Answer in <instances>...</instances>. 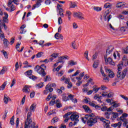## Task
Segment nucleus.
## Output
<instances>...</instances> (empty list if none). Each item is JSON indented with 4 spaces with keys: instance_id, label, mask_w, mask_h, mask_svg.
<instances>
[{
    "instance_id": "nucleus-1",
    "label": "nucleus",
    "mask_w": 128,
    "mask_h": 128,
    "mask_svg": "<svg viewBox=\"0 0 128 128\" xmlns=\"http://www.w3.org/2000/svg\"><path fill=\"white\" fill-rule=\"evenodd\" d=\"M100 118L98 116H94V114H86L84 117H82V121L84 124H86L87 121V124L89 126H92L94 124L98 122V120H99Z\"/></svg>"
},
{
    "instance_id": "nucleus-2",
    "label": "nucleus",
    "mask_w": 128,
    "mask_h": 128,
    "mask_svg": "<svg viewBox=\"0 0 128 128\" xmlns=\"http://www.w3.org/2000/svg\"><path fill=\"white\" fill-rule=\"evenodd\" d=\"M124 64L121 63L118 65V71L117 72V78H118L120 80H124L126 76V73L128 72V68H124L122 72L120 70L122 69V66Z\"/></svg>"
},
{
    "instance_id": "nucleus-3",
    "label": "nucleus",
    "mask_w": 128,
    "mask_h": 128,
    "mask_svg": "<svg viewBox=\"0 0 128 128\" xmlns=\"http://www.w3.org/2000/svg\"><path fill=\"white\" fill-rule=\"evenodd\" d=\"M32 112H28L27 115V118L26 120L24 126H30V128H38V126H36V122H32V119L30 118Z\"/></svg>"
},
{
    "instance_id": "nucleus-4",
    "label": "nucleus",
    "mask_w": 128,
    "mask_h": 128,
    "mask_svg": "<svg viewBox=\"0 0 128 128\" xmlns=\"http://www.w3.org/2000/svg\"><path fill=\"white\" fill-rule=\"evenodd\" d=\"M45 70H46V66L44 64H42L40 66L38 65L34 68L36 72L42 76H46V73L44 72Z\"/></svg>"
},
{
    "instance_id": "nucleus-5",
    "label": "nucleus",
    "mask_w": 128,
    "mask_h": 128,
    "mask_svg": "<svg viewBox=\"0 0 128 128\" xmlns=\"http://www.w3.org/2000/svg\"><path fill=\"white\" fill-rule=\"evenodd\" d=\"M80 116L76 114H71L70 116V119L72 122H74L73 126H76V124H78V122L79 120L78 118Z\"/></svg>"
},
{
    "instance_id": "nucleus-6",
    "label": "nucleus",
    "mask_w": 128,
    "mask_h": 128,
    "mask_svg": "<svg viewBox=\"0 0 128 128\" xmlns=\"http://www.w3.org/2000/svg\"><path fill=\"white\" fill-rule=\"evenodd\" d=\"M104 58L105 60L106 64H110V66H116V63L112 60V58L110 56H104Z\"/></svg>"
},
{
    "instance_id": "nucleus-7",
    "label": "nucleus",
    "mask_w": 128,
    "mask_h": 128,
    "mask_svg": "<svg viewBox=\"0 0 128 128\" xmlns=\"http://www.w3.org/2000/svg\"><path fill=\"white\" fill-rule=\"evenodd\" d=\"M114 48L113 46H109L106 50V56H112V52L114 50Z\"/></svg>"
},
{
    "instance_id": "nucleus-8",
    "label": "nucleus",
    "mask_w": 128,
    "mask_h": 128,
    "mask_svg": "<svg viewBox=\"0 0 128 128\" xmlns=\"http://www.w3.org/2000/svg\"><path fill=\"white\" fill-rule=\"evenodd\" d=\"M54 90V88L50 86V84H47L46 87V90H44V94H46L48 92H52Z\"/></svg>"
},
{
    "instance_id": "nucleus-9",
    "label": "nucleus",
    "mask_w": 128,
    "mask_h": 128,
    "mask_svg": "<svg viewBox=\"0 0 128 128\" xmlns=\"http://www.w3.org/2000/svg\"><path fill=\"white\" fill-rule=\"evenodd\" d=\"M110 12V10H108V12H106V14H104V20H108V22H110V20L112 18V15L110 14L108 16Z\"/></svg>"
},
{
    "instance_id": "nucleus-10",
    "label": "nucleus",
    "mask_w": 128,
    "mask_h": 128,
    "mask_svg": "<svg viewBox=\"0 0 128 128\" xmlns=\"http://www.w3.org/2000/svg\"><path fill=\"white\" fill-rule=\"evenodd\" d=\"M84 14L80 12H74V16L76 17L77 16L78 18H80V20H84V18L82 17Z\"/></svg>"
},
{
    "instance_id": "nucleus-11",
    "label": "nucleus",
    "mask_w": 128,
    "mask_h": 128,
    "mask_svg": "<svg viewBox=\"0 0 128 128\" xmlns=\"http://www.w3.org/2000/svg\"><path fill=\"white\" fill-rule=\"evenodd\" d=\"M122 64H124L125 66H128V58L126 56L124 55L122 58Z\"/></svg>"
},
{
    "instance_id": "nucleus-12",
    "label": "nucleus",
    "mask_w": 128,
    "mask_h": 128,
    "mask_svg": "<svg viewBox=\"0 0 128 128\" xmlns=\"http://www.w3.org/2000/svg\"><path fill=\"white\" fill-rule=\"evenodd\" d=\"M30 88H32V86H25L23 88V92H26V94H30Z\"/></svg>"
},
{
    "instance_id": "nucleus-13",
    "label": "nucleus",
    "mask_w": 128,
    "mask_h": 128,
    "mask_svg": "<svg viewBox=\"0 0 128 128\" xmlns=\"http://www.w3.org/2000/svg\"><path fill=\"white\" fill-rule=\"evenodd\" d=\"M72 114V112H68L64 116L63 118H65L64 120V122H68V120H70V118H68L69 116H70Z\"/></svg>"
},
{
    "instance_id": "nucleus-14",
    "label": "nucleus",
    "mask_w": 128,
    "mask_h": 128,
    "mask_svg": "<svg viewBox=\"0 0 128 128\" xmlns=\"http://www.w3.org/2000/svg\"><path fill=\"white\" fill-rule=\"evenodd\" d=\"M42 0H38L36 3V4L33 5V6L32 8V10H34L36 8H38L39 6H42Z\"/></svg>"
},
{
    "instance_id": "nucleus-15",
    "label": "nucleus",
    "mask_w": 128,
    "mask_h": 128,
    "mask_svg": "<svg viewBox=\"0 0 128 128\" xmlns=\"http://www.w3.org/2000/svg\"><path fill=\"white\" fill-rule=\"evenodd\" d=\"M106 72L108 73V76H109L110 78H114V72L108 69Z\"/></svg>"
},
{
    "instance_id": "nucleus-16",
    "label": "nucleus",
    "mask_w": 128,
    "mask_h": 128,
    "mask_svg": "<svg viewBox=\"0 0 128 128\" xmlns=\"http://www.w3.org/2000/svg\"><path fill=\"white\" fill-rule=\"evenodd\" d=\"M4 104H7L8 102H12V100L10 99V97H8V95L4 94Z\"/></svg>"
},
{
    "instance_id": "nucleus-17",
    "label": "nucleus",
    "mask_w": 128,
    "mask_h": 128,
    "mask_svg": "<svg viewBox=\"0 0 128 128\" xmlns=\"http://www.w3.org/2000/svg\"><path fill=\"white\" fill-rule=\"evenodd\" d=\"M4 16L3 17V22L4 24H8V14L6 13H4Z\"/></svg>"
},
{
    "instance_id": "nucleus-18",
    "label": "nucleus",
    "mask_w": 128,
    "mask_h": 128,
    "mask_svg": "<svg viewBox=\"0 0 128 128\" xmlns=\"http://www.w3.org/2000/svg\"><path fill=\"white\" fill-rule=\"evenodd\" d=\"M82 108L86 112H89L90 114V112H92V110H90V107L88 106L84 105L82 106Z\"/></svg>"
},
{
    "instance_id": "nucleus-19",
    "label": "nucleus",
    "mask_w": 128,
    "mask_h": 128,
    "mask_svg": "<svg viewBox=\"0 0 128 128\" xmlns=\"http://www.w3.org/2000/svg\"><path fill=\"white\" fill-rule=\"evenodd\" d=\"M122 122H120L118 123L112 124L111 126H112L113 128H116V126H122Z\"/></svg>"
},
{
    "instance_id": "nucleus-20",
    "label": "nucleus",
    "mask_w": 128,
    "mask_h": 128,
    "mask_svg": "<svg viewBox=\"0 0 128 128\" xmlns=\"http://www.w3.org/2000/svg\"><path fill=\"white\" fill-rule=\"evenodd\" d=\"M3 44L4 48H8V40L6 38H4Z\"/></svg>"
},
{
    "instance_id": "nucleus-21",
    "label": "nucleus",
    "mask_w": 128,
    "mask_h": 128,
    "mask_svg": "<svg viewBox=\"0 0 128 128\" xmlns=\"http://www.w3.org/2000/svg\"><path fill=\"white\" fill-rule=\"evenodd\" d=\"M100 64V61L96 60L94 62L93 64V68H97L98 66V65Z\"/></svg>"
},
{
    "instance_id": "nucleus-22",
    "label": "nucleus",
    "mask_w": 128,
    "mask_h": 128,
    "mask_svg": "<svg viewBox=\"0 0 128 128\" xmlns=\"http://www.w3.org/2000/svg\"><path fill=\"white\" fill-rule=\"evenodd\" d=\"M92 92H94L95 94H96L98 92L99 90H100V88H96V86H92Z\"/></svg>"
},
{
    "instance_id": "nucleus-23",
    "label": "nucleus",
    "mask_w": 128,
    "mask_h": 128,
    "mask_svg": "<svg viewBox=\"0 0 128 128\" xmlns=\"http://www.w3.org/2000/svg\"><path fill=\"white\" fill-rule=\"evenodd\" d=\"M62 96L63 102H68V97L66 96V94H62Z\"/></svg>"
},
{
    "instance_id": "nucleus-24",
    "label": "nucleus",
    "mask_w": 128,
    "mask_h": 128,
    "mask_svg": "<svg viewBox=\"0 0 128 128\" xmlns=\"http://www.w3.org/2000/svg\"><path fill=\"white\" fill-rule=\"evenodd\" d=\"M36 106V104H32V106L30 107V110L31 112H34Z\"/></svg>"
},
{
    "instance_id": "nucleus-25",
    "label": "nucleus",
    "mask_w": 128,
    "mask_h": 128,
    "mask_svg": "<svg viewBox=\"0 0 128 128\" xmlns=\"http://www.w3.org/2000/svg\"><path fill=\"white\" fill-rule=\"evenodd\" d=\"M32 70H28L24 72V74H26V76H30L32 75Z\"/></svg>"
},
{
    "instance_id": "nucleus-26",
    "label": "nucleus",
    "mask_w": 128,
    "mask_h": 128,
    "mask_svg": "<svg viewBox=\"0 0 128 128\" xmlns=\"http://www.w3.org/2000/svg\"><path fill=\"white\" fill-rule=\"evenodd\" d=\"M8 70V69L6 68V67L3 66L2 69L0 72V74H4Z\"/></svg>"
},
{
    "instance_id": "nucleus-27",
    "label": "nucleus",
    "mask_w": 128,
    "mask_h": 128,
    "mask_svg": "<svg viewBox=\"0 0 128 128\" xmlns=\"http://www.w3.org/2000/svg\"><path fill=\"white\" fill-rule=\"evenodd\" d=\"M76 64H78L76 62H74V60H71L69 61L68 64L69 66H76Z\"/></svg>"
},
{
    "instance_id": "nucleus-28",
    "label": "nucleus",
    "mask_w": 128,
    "mask_h": 128,
    "mask_svg": "<svg viewBox=\"0 0 128 128\" xmlns=\"http://www.w3.org/2000/svg\"><path fill=\"white\" fill-rule=\"evenodd\" d=\"M112 112H106L104 114L105 118H106L108 120V118H110V116Z\"/></svg>"
},
{
    "instance_id": "nucleus-29",
    "label": "nucleus",
    "mask_w": 128,
    "mask_h": 128,
    "mask_svg": "<svg viewBox=\"0 0 128 128\" xmlns=\"http://www.w3.org/2000/svg\"><path fill=\"white\" fill-rule=\"evenodd\" d=\"M0 38H4V33L2 30V28H0Z\"/></svg>"
},
{
    "instance_id": "nucleus-30",
    "label": "nucleus",
    "mask_w": 128,
    "mask_h": 128,
    "mask_svg": "<svg viewBox=\"0 0 128 128\" xmlns=\"http://www.w3.org/2000/svg\"><path fill=\"white\" fill-rule=\"evenodd\" d=\"M111 104H113L112 106L113 107V108H118V106H120L119 104L116 103V102H112L111 103Z\"/></svg>"
},
{
    "instance_id": "nucleus-31",
    "label": "nucleus",
    "mask_w": 128,
    "mask_h": 128,
    "mask_svg": "<svg viewBox=\"0 0 128 128\" xmlns=\"http://www.w3.org/2000/svg\"><path fill=\"white\" fill-rule=\"evenodd\" d=\"M124 6V4L122 2H120L116 4V8H122Z\"/></svg>"
},
{
    "instance_id": "nucleus-32",
    "label": "nucleus",
    "mask_w": 128,
    "mask_h": 128,
    "mask_svg": "<svg viewBox=\"0 0 128 128\" xmlns=\"http://www.w3.org/2000/svg\"><path fill=\"white\" fill-rule=\"evenodd\" d=\"M51 122L53 124H54V122H58V117L54 118Z\"/></svg>"
},
{
    "instance_id": "nucleus-33",
    "label": "nucleus",
    "mask_w": 128,
    "mask_h": 128,
    "mask_svg": "<svg viewBox=\"0 0 128 128\" xmlns=\"http://www.w3.org/2000/svg\"><path fill=\"white\" fill-rule=\"evenodd\" d=\"M6 82H4L0 86V90H4V88H6Z\"/></svg>"
},
{
    "instance_id": "nucleus-34",
    "label": "nucleus",
    "mask_w": 128,
    "mask_h": 128,
    "mask_svg": "<svg viewBox=\"0 0 128 128\" xmlns=\"http://www.w3.org/2000/svg\"><path fill=\"white\" fill-rule=\"evenodd\" d=\"M58 53H53L50 56L54 58V59L56 58L58 56Z\"/></svg>"
},
{
    "instance_id": "nucleus-35",
    "label": "nucleus",
    "mask_w": 128,
    "mask_h": 128,
    "mask_svg": "<svg viewBox=\"0 0 128 128\" xmlns=\"http://www.w3.org/2000/svg\"><path fill=\"white\" fill-rule=\"evenodd\" d=\"M37 88H42L44 86V82L40 83L36 85Z\"/></svg>"
},
{
    "instance_id": "nucleus-36",
    "label": "nucleus",
    "mask_w": 128,
    "mask_h": 128,
    "mask_svg": "<svg viewBox=\"0 0 128 128\" xmlns=\"http://www.w3.org/2000/svg\"><path fill=\"white\" fill-rule=\"evenodd\" d=\"M84 56L88 60H90V58H88V51L86 50L84 53Z\"/></svg>"
},
{
    "instance_id": "nucleus-37",
    "label": "nucleus",
    "mask_w": 128,
    "mask_h": 128,
    "mask_svg": "<svg viewBox=\"0 0 128 128\" xmlns=\"http://www.w3.org/2000/svg\"><path fill=\"white\" fill-rule=\"evenodd\" d=\"M94 10L96 12H100V10H102V8H100L98 6H94Z\"/></svg>"
},
{
    "instance_id": "nucleus-38",
    "label": "nucleus",
    "mask_w": 128,
    "mask_h": 128,
    "mask_svg": "<svg viewBox=\"0 0 128 128\" xmlns=\"http://www.w3.org/2000/svg\"><path fill=\"white\" fill-rule=\"evenodd\" d=\"M59 10V14L60 16H64V10L62 8H60V9L58 10Z\"/></svg>"
},
{
    "instance_id": "nucleus-39",
    "label": "nucleus",
    "mask_w": 128,
    "mask_h": 128,
    "mask_svg": "<svg viewBox=\"0 0 128 128\" xmlns=\"http://www.w3.org/2000/svg\"><path fill=\"white\" fill-rule=\"evenodd\" d=\"M72 46L74 50H76V48H78L76 47V42L74 41L73 42H72Z\"/></svg>"
},
{
    "instance_id": "nucleus-40",
    "label": "nucleus",
    "mask_w": 128,
    "mask_h": 128,
    "mask_svg": "<svg viewBox=\"0 0 128 128\" xmlns=\"http://www.w3.org/2000/svg\"><path fill=\"white\" fill-rule=\"evenodd\" d=\"M104 8H112V5L110 3H106L104 4Z\"/></svg>"
},
{
    "instance_id": "nucleus-41",
    "label": "nucleus",
    "mask_w": 128,
    "mask_h": 128,
    "mask_svg": "<svg viewBox=\"0 0 128 128\" xmlns=\"http://www.w3.org/2000/svg\"><path fill=\"white\" fill-rule=\"evenodd\" d=\"M44 54V52H39L36 54V58H40Z\"/></svg>"
},
{
    "instance_id": "nucleus-42",
    "label": "nucleus",
    "mask_w": 128,
    "mask_h": 128,
    "mask_svg": "<svg viewBox=\"0 0 128 128\" xmlns=\"http://www.w3.org/2000/svg\"><path fill=\"white\" fill-rule=\"evenodd\" d=\"M112 114H113L112 116L113 118H116L118 116V114L116 112H112Z\"/></svg>"
},
{
    "instance_id": "nucleus-43",
    "label": "nucleus",
    "mask_w": 128,
    "mask_h": 128,
    "mask_svg": "<svg viewBox=\"0 0 128 128\" xmlns=\"http://www.w3.org/2000/svg\"><path fill=\"white\" fill-rule=\"evenodd\" d=\"M29 78H30V80H36L38 78V77L32 75V76H28Z\"/></svg>"
},
{
    "instance_id": "nucleus-44",
    "label": "nucleus",
    "mask_w": 128,
    "mask_h": 128,
    "mask_svg": "<svg viewBox=\"0 0 128 128\" xmlns=\"http://www.w3.org/2000/svg\"><path fill=\"white\" fill-rule=\"evenodd\" d=\"M19 124H20V118H17L16 122V128H18Z\"/></svg>"
},
{
    "instance_id": "nucleus-45",
    "label": "nucleus",
    "mask_w": 128,
    "mask_h": 128,
    "mask_svg": "<svg viewBox=\"0 0 128 128\" xmlns=\"http://www.w3.org/2000/svg\"><path fill=\"white\" fill-rule=\"evenodd\" d=\"M52 80L50 76H46L44 78V82H48V80Z\"/></svg>"
},
{
    "instance_id": "nucleus-46",
    "label": "nucleus",
    "mask_w": 128,
    "mask_h": 128,
    "mask_svg": "<svg viewBox=\"0 0 128 128\" xmlns=\"http://www.w3.org/2000/svg\"><path fill=\"white\" fill-rule=\"evenodd\" d=\"M14 116H12L10 120V124H12V126H14Z\"/></svg>"
},
{
    "instance_id": "nucleus-47",
    "label": "nucleus",
    "mask_w": 128,
    "mask_h": 128,
    "mask_svg": "<svg viewBox=\"0 0 128 128\" xmlns=\"http://www.w3.org/2000/svg\"><path fill=\"white\" fill-rule=\"evenodd\" d=\"M10 12H14V10H16V7H14V5H12L10 8Z\"/></svg>"
},
{
    "instance_id": "nucleus-48",
    "label": "nucleus",
    "mask_w": 128,
    "mask_h": 128,
    "mask_svg": "<svg viewBox=\"0 0 128 128\" xmlns=\"http://www.w3.org/2000/svg\"><path fill=\"white\" fill-rule=\"evenodd\" d=\"M16 78H14L12 80V82L10 85V88H12V86H14L16 84Z\"/></svg>"
},
{
    "instance_id": "nucleus-49",
    "label": "nucleus",
    "mask_w": 128,
    "mask_h": 128,
    "mask_svg": "<svg viewBox=\"0 0 128 128\" xmlns=\"http://www.w3.org/2000/svg\"><path fill=\"white\" fill-rule=\"evenodd\" d=\"M48 84H49V86H50V88H56V84L55 83H49Z\"/></svg>"
},
{
    "instance_id": "nucleus-50",
    "label": "nucleus",
    "mask_w": 128,
    "mask_h": 128,
    "mask_svg": "<svg viewBox=\"0 0 128 128\" xmlns=\"http://www.w3.org/2000/svg\"><path fill=\"white\" fill-rule=\"evenodd\" d=\"M102 112H108V107L106 106H103L101 108Z\"/></svg>"
},
{
    "instance_id": "nucleus-51",
    "label": "nucleus",
    "mask_w": 128,
    "mask_h": 128,
    "mask_svg": "<svg viewBox=\"0 0 128 128\" xmlns=\"http://www.w3.org/2000/svg\"><path fill=\"white\" fill-rule=\"evenodd\" d=\"M80 70H78L76 71V72L74 74H72V76H78V74H80Z\"/></svg>"
},
{
    "instance_id": "nucleus-52",
    "label": "nucleus",
    "mask_w": 128,
    "mask_h": 128,
    "mask_svg": "<svg viewBox=\"0 0 128 128\" xmlns=\"http://www.w3.org/2000/svg\"><path fill=\"white\" fill-rule=\"evenodd\" d=\"M60 35L59 33H56L54 35V37L56 40H60Z\"/></svg>"
},
{
    "instance_id": "nucleus-53",
    "label": "nucleus",
    "mask_w": 128,
    "mask_h": 128,
    "mask_svg": "<svg viewBox=\"0 0 128 128\" xmlns=\"http://www.w3.org/2000/svg\"><path fill=\"white\" fill-rule=\"evenodd\" d=\"M128 118V114L124 113L120 116V118Z\"/></svg>"
},
{
    "instance_id": "nucleus-54",
    "label": "nucleus",
    "mask_w": 128,
    "mask_h": 128,
    "mask_svg": "<svg viewBox=\"0 0 128 128\" xmlns=\"http://www.w3.org/2000/svg\"><path fill=\"white\" fill-rule=\"evenodd\" d=\"M114 92H110L107 94V98H112V96H114Z\"/></svg>"
},
{
    "instance_id": "nucleus-55",
    "label": "nucleus",
    "mask_w": 128,
    "mask_h": 128,
    "mask_svg": "<svg viewBox=\"0 0 128 128\" xmlns=\"http://www.w3.org/2000/svg\"><path fill=\"white\" fill-rule=\"evenodd\" d=\"M8 112L6 110L5 111V112L2 116L3 120H6V114H8Z\"/></svg>"
},
{
    "instance_id": "nucleus-56",
    "label": "nucleus",
    "mask_w": 128,
    "mask_h": 128,
    "mask_svg": "<svg viewBox=\"0 0 128 128\" xmlns=\"http://www.w3.org/2000/svg\"><path fill=\"white\" fill-rule=\"evenodd\" d=\"M123 52H124V54H128V46L123 49Z\"/></svg>"
},
{
    "instance_id": "nucleus-57",
    "label": "nucleus",
    "mask_w": 128,
    "mask_h": 128,
    "mask_svg": "<svg viewBox=\"0 0 128 128\" xmlns=\"http://www.w3.org/2000/svg\"><path fill=\"white\" fill-rule=\"evenodd\" d=\"M126 28H128V27L123 26V27H122V28H120V30H121L122 32H126Z\"/></svg>"
},
{
    "instance_id": "nucleus-58",
    "label": "nucleus",
    "mask_w": 128,
    "mask_h": 128,
    "mask_svg": "<svg viewBox=\"0 0 128 128\" xmlns=\"http://www.w3.org/2000/svg\"><path fill=\"white\" fill-rule=\"evenodd\" d=\"M46 4H52V0H46L45 1Z\"/></svg>"
},
{
    "instance_id": "nucleus-59",
    "label": "nucleus",
    "mask_w": 128,
    "mask_h": 128,
    "mask_svg": "<svg viewBox=\"0 0 128 128\" xmlns=\"http://www.w3.org/2000/svg\"><path fill=\"white\" fill-rule=\"evenodd\" d=\"M76 3L74 2V3H72L70 8H76Z\"/></svg>"
},
{
    "instance_id": "nucleus-60",
    "label": "nucleus",
    "mask_w": 128,
    "mask_h": 128,
    "mask_svg": "<svg viewBox=\"0 0 128 128\" xmlns=\"http://www.w3.org/2000/svg\"><path fill=\"white\" fill-rule=\"evenodd\" d=\"M121 98H124V100H128V98L127 96H126L124 95H120Z\"/></svg>"
},
{
    "instance_id": "nucleus-61",
    "label": "nucleus",
    "mask_w": 128,
    "mask_h": 128,
    "mask_svg": "<svg viewBox=\"0 0 128 128\" xmlns=\"http://www.w3.org/2000/svg\"><path fill=\"white\" fill-rule=\"evenodd\" d=\"M68 97L70 100H72L74 99V96L72 94H69Z\"/></svg>"
},
{
    "instance_id": "nucleus-62",
    "label": "nucleus",
    "mask_w": 128,
    "mask_h": 128,
    "mask_svg": "<svg viewBox=\"0 0 128 128\" xmlns=\"http://www.w3.org/2000/svg\"><path fill=\"white\" fill-rule=\"evenodd\" d=\"M114 110V107L111 106L108 108H107V112H112Z\"/></svg>"
},
{
    "instance_id": "nucleus-63",
    "label": "nucleus",
    "mask_w": 128,
    "mask_h": 128,
    "mask_svg": "<svg viewBox=\"0 0 128 128\" xmlns=\"http://www.w3.org/2000/svg\"><path fill=\"white\" fill-rule=\"evenodd\" d=\"M56 104V101L55 100H51L50 102V106H54Z\"/></svg>"
},
{
    "instance_id": "nucleus-64",
    "label": "nucleus",
    "mask_w": 128,
    "mask_h": 128,
    "mask_svg": "<svg viewBox=\"0 0 128 128\" xmlns=\"http://www.w3.org/2000/svg\"><path fill=\"white\" fill-rule=\"evenodd\" d=\"M64 74V71H60V72L58 73V76H62Z\"/></svg>"
}]
</instances>
